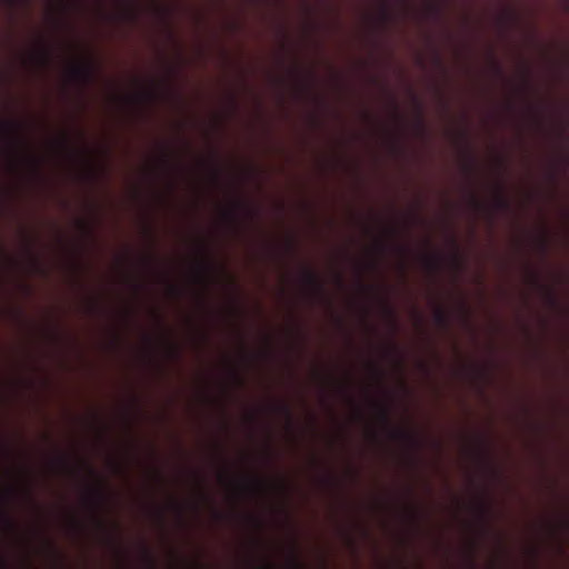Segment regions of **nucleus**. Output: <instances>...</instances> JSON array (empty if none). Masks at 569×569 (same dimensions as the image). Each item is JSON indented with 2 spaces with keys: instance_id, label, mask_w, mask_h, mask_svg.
<instances>
[{
  "instance_id": "14",
  "label": "nucleus",
  "mask_w": 569,
  "mask_h": 569,
  "mask_svg": "<svg viewBox=\"0 0 569 569\" xmlns=\"http://www.w3.org/2000/svg\"><path fill=\"white\" fill-rule=\"evenodd\" d=\"M146 555H147V558H148V561H149L150 566L152 568H154L156 567V562H154L153 557L151 556V553L148 550H146Z\"/></svg>"
},
{
  "instance_id": "17",
  "label": "nucleus",
  "mask_w": 569,
  "mask_h": 569,
  "mask_svg": "<svg viewBox=\"0 0 569 569\" xmlns=\"http://www.w3.org/2000/svg\"><path fill=\"white\" fill-rule=\"evenodd\" d=\"M7 525L9 526L10 529H16L17 527L16 522L10 518H7Z\"/></svg>"
},
{
  "instance_id": "13",
  "label": "nucleus",
  "mask_w": 569,
  "mask_h": 569,
  "mask_svg": "<svg viewBox=\"0 0 569 569\" xmlns=\"http://www.w3.org/2000/svg\"><path fill=\"white\" fill-rule=\"evenodd\" d=\"M249 486L253 489H260L261 482L258 480H250Z\"/></svg>"
},
{
  "instance_id": "6",
  "label": "nucleus",
  "mask_w": 569,
  "mask_h": 569,
  "mask_svg": "<svg viewBox=\"0 0 569 569\" xmlns=\"http://www.w3.org/2000/svg\"><path fill=\"white\" fill-rule=\"evenodd\" d=\"M425 262L432 271L438 270L441 264V260L438 256H428L425 258Z\"/></svg>"
},
{
  "instance_id": "4",
  "label": "nucleus",
  "mask_w": 569,
  "mask_h": 569,
  "mask_svg": "<svg viewBox=\"0 0 569 569\" xmlns=\"http://www.w3.org/2000/svg\"><path fill=\"white\" fill-rule=\"evenodd\" d=\"M86 467L88 468L89 470V473L97 480L98 482V488L93 490L92 492V497H93V500L94 502H97L98 500H100L101 498V487H102V480L100 479V477L98 476L97 471L91 467L89 466L88 463H86Z\"/></svg>"
},
{
  "instance_id": "5",
  "label": "nucleus",
  "mask_w": 569,
  "mask_h": 569,
  "mask_svg": "<svg viewBox=\"0 0 569 569\" xmlns=\"http://www.w3.org/2000/svg\"><path fill=\"white\" fill-rule=\"evenodd\" d=\"M495 206L498 210H508L510 207L509 200L503 196L501 188H499L498 196L495 199Z\"/></svg>"
},
{
  "instance_id": "24",
  "label": "nucleus",
  "mask_w": 569,
  "mask_h": 569,
  "mask_svg": "<svg viewBox=\"0 0 569 569\" xmlns=\"http://www.w3.org/2000/svg\"><path fill=\"white\" fill-rule=\"evenodd\" d=\"M13 492H14V491H13V489H12V488H11V489H9V490H8V496H12V495H13Z\"/></svg>"
},
{
  "instance_id": "7",
  "label": "nucleus",
  "mask_w": 569,
  "mask_h": 569,
  "mask_svg": "<svg viewBox=\"0 0 569 569\" xmlns=\"http://www.w3.org/2000/svg\"><path fill=\"white\" fill-rule=\"evenodd\" d=\"M436 322L441 327H448L449 326V317L448 315L441 310L438 309L435 313Z\"/></svg>"
},
{
  "instance_id": "26",
  "label": "nucleus",
  "mask_w": 569,
  "mask_h": 569,
  "mask_svg": "<svg viewBox=\"0 0 569 569\" xmlns=\"http://www.w3.org/2000/svg\"><path fill=\"white\" fill-rule=\"evenodd\" d=\"M475 204L479 206V201L473 199Z\"/></svg>"
},
{
  "instance_id": "8",
  "label": "nucleus",
  "mask_w": 569,
  "mask_h": 569,
  "mask_svg": "<svg viewBox=\"0 0 569 569\" xmlns=\"http://www.w3.org/2000/svg\"><path fill=\"white\" fill-rule=\"evenodd\" d=\"M280 409L286 415L288 421L291 423L292 422V415H291L290 408L287 405L281 403L280 405Z\"/></svg>"
},
{
  "instance_id": "25",
  "label": "nucleus",
  "mask_w": 569,
  "mask_h": 569,
  "mask_svg": "<svg viewBox=\"0 0 569 569\" xmlns=\"http://www.w3.org/2000/svg\"><path fill=\"white\" fill-rule=\"evenodd\" d=\"M82 228L88 230V226L86 223H82Z\"/></svg>"
},
{
  "instance_id": "12",
  "label": "nucleus",
  "mask_w": 569,
  "mask_h": 569,
  "mask_svg": "<svg viewBox=\"0 0 569 569\" xmlns=\"http://www.w3.org/2000/svg\"><path fill=\"white\" fill-rule=\"evenodd\" d=\"M468 157H469V164H468V168H467V169H468L469 171H475V169H476V160H475V157H473L470 152H468Z\"/></svg>"
},
{
  "instance_id": "1",
  "label": "nucleus",
  "mask_w": 569,
  "mask_h": 569,
  "mask_svg": "<svg viewBox=\"0 0 569 569\" xmlns=\"http://www.w3.org/2000/svg\"><path fill=\"white\" fill-rule=\"evenodd\" d=\"M94 73H96L94 64L91 61L76 63L69 70V74H70L71 79L83 84V86L92 82V80L94 78Z\"/></svg>"
},
{
  "instance_id": "3",
  "label": "nucleus",
  "mask_w": 569,
  "mask_h": 569,
  "mask_svg": "<svg viewBox=\"0 0 569 569\" xmlns=\"http://www.w3.org/2000/svg\"><path fill=\"white\" fill-rule=\"evenodd\" d=\"M305 284L311 288L318 295H325V284L317 272L311 269H305L302 273Z\"/></svg>"
},
{
  "instance_id": "9",
  "label": "nucleus",
  "mask_w": 569,
  "mask_h": 569,
  "mask_svg": "<svg viewBox=\"0 0 569 569\" xmlns=\"http://www.w3.org/2000/svg\"><path fill=\"white\" fill-rule=\"evenodd\" d=\"M380 417L385 423L388 425L390 422L389 411L387 410V408H380Z\"/></svg>"
},
{
  "instance_id": "23",
  "label": "nucleus",
  "mask_w": 569,
  "mask_h": 569,
  "mask_svg": "<svg viewBox=\"0 0 569 569\" xmlns=\"http://www.w3.org/2000/svg\"><path fill=\"white\" fill-rule=\"evenodd\" d=\"M42 58H43L44 62H48V60H49V54H48V52H44V53H43V56H42Z\"/></svg>"
},
{
  "instance_id": "10",
  "label": "nucleus",
  "mask_w": 569,
  "mask_h": 569,
  "mask_svg": "<svg viewBox=\"0 0 569 569\" xmlns=\"http://www.w3.org/2000/svg\"><path fill=\"white\" fill-rule=\"evenodd\" d=\"M386 311H387V313L389 315V317L391 319L392 326L396 327L397 326V319H396L395 310L391 307L387 306L386 307Z\"/></svg>"
},
{
  "instance_id": "22",
  "label": "nucleus",
  "mask_w": 569,
  "mask_h": 569,
  "mask_svg": "<svg viewBox=\"0 0 569 569\" xmlns=\"http://www.w3.org/2000/svg\"><path fill=\"white\" fill-rule=\"evenodd\" d=\"M207 272V266H202L200 278L202 279L204 277V273Z\"/></svg>"
},
{
  "instance_id": "2",
  "label": "nucleus",
  "mask_w": 569,
  "mask_h": 569,
  "mask_svg": "<svg viewBox=\"0 0 569 569\" xmlns=\"http://www.w3.org/2000/svg\"><path fill=\"white\" fill-rule=\"evenodd\" d=\"M0 131L11 141H13L18 149H22V140L20 134V127L12 121H0Z\"/></svg>"
},
{
  "instance_id": "11",
  "label": "nucleus",
  "mask_w": 569,
  "mask_h": 569,
  "mask_svg": "<svg viewBox=\"0 0 569 569\" xmlns=\"http://www.w3.org/2000/svg\"><path fill=\"white\" fill-rule=\"evenodd\" d=\"M242 208V204H234L231 210L229 211V214L232 219H237L238 211Z\"/></svg>"
},
{
  "instance_id": "18",
  "label": "nucleus",
  "mask_w": 569,
  "mask_h": 569,
  "mask_svg": "<svg viewBox=\"0 0 569 569\" xmlns=\"http://www.w3.org/2000/svg\"><path fill=\"white\" fill-rule=\"evenodd\" d=\"M287 247L290 251L296 250V244H295L293 240H288Z\"/></svg>"
},
{
  "instance_id": "19",
  "label": "nucleus",
  "mask_w": 569,
  "mask_h": 569,
  "mask_svg": "<svg viewBox=\"0 0 569 569\" xmlns=\"http://www.w3.org/2000/svg\"><path fill=\"white\" fill-rule=\"evenodd\" d=\"M493 67H495V70L497 71V73H499V74L502 73L501 67L496 61H493Z\"/></svg>"
},
{
  "instance_id": "16",
  "label": "nucleus",
  "mask_w": 569,
  "mask_h": 569,
  "mask_svg": "<svg viewBox=\"0 0 569 569\" xmlns=\"http://www.w3.org/2000/svg\"><path fill=\"white\" fill-rule=\"evenodd\" d=\"M169 350H170V352H171V355L173 357H178L179 356V350L174 346H170Z\"/></svg>"
},
{
  "instance_id": "15",
  "label": "nucleus",
  "mask_w": 569,
  "mask_h": 569,
  "mask_svg": "<svg viewBox=\"0 0 569 569\" xmlns=\"http://www.w3.org/2000/svg\"><path fill=\"white\" fill-rule=\"evenodd\" d=\"M9 4L11 6H16L20 2H24V3H28L30 0H7Z\"/></svg>"
},
{
  "instance_id": "20",
  "label": "nucleus",
  "mask_w": 569,
  "mask_h": 569,
  "mask_svg": "<svg viewBox=\"0 0 569 569\" xmlns=\"http://www.w3.org/2000/svg\"><path fill=\"white\" fill-rule=\"evenodd\" d=\"M418 124H419V128H420L421 130H423V128H425V123H423V119H422L421 114H419Z\"/></svg>"
},
{
  "instance_id": "21",
  "label": "nucleus",
  "mask_w": 569,
  "mask_h": 569,
  "mask_svg": "<svg viewBox=\"0 0 569 569\" xmlns=\"http://www.w3.org/2000/svg\"><path fill=\"white\" fill-rule=\"evenodd\" d=\"M397 436H399V437H401V438H406V439H408V440H409V441H411V442L413 441L412 437H411V436H409V435H405V433H399V432H398V433H397Z\"/></svg>"
}]
</instances>
